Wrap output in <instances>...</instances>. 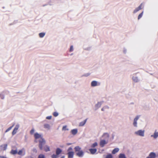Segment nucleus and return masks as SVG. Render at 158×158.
Instances as JSON below:
<instances>
[{
  "label": "nucleus",
  "mask_w": 158,
  "mask_h": 158,
  "mask_svg": "<svg viewBox=\"0 0 158 158\" xmlns=\"http://www.w3.org/2000/svg\"><path fill=\"white\" fill-rule=\"evenodd\" d=\"M34 136L35 139H39V147L40 150H42L43 149V145L45 144L46 143L45 140L43 138V136L41 134L37 133H35Z\"/></svg>",
  "instance_id": "obj_1"
},
{
  "label": "nucleus",
  "mask_w": 158,
  "mask_h": 158,
  "mask_svg": "<svg viewBox=\"0 0 158 158\" xmlns=\"http://www.w3.org/2000/svg\"><path fill=\"white\" fill-rule=\"evenodd\" d=\"M75 152L77 156L79 157H82L84 155V152L81 150V148L79 146H76L74 148Z\"/></svg>",
  "instance_id": "obj_2"
},
{
  "label": "nucleus",
  "mask_w": 158,
  "mask_h": 158,
  "mask_svg": "<svg viewBox=\"0 0 158 158\" xmlns=\"http://www.w3.org/2000/svg\"><path fill=\"white\" fill-rule=\"evenodd\" d=\"M73 149L71 147H70L68 149L67 153L68 155V158H73L74 154V152L72 151Z\"/></svg>",
  "instance_id": "obj_3"
},
{
  "label": "nucleus",
  "mask_w": 158,
  "mask_h": 158,
  "mask_svg": "<svg viewBox=\"0 0 158 158\" xmlns=\"http://www.w3.org/2000/svg\"><path fill=\"white\" fill-rule=\"evenodd\" d=\"M144 131L139 130L135 132V134L137 135L140 136H144Z\"/></svg>",
  "instance_id": "obj_4"
},
{
  "label": "nucleus",
  "mask_w": 158,
  "mask_h": 158,
  "mask_svg": "<svg viewBox=\"0 0 158 158\" xmlns=\"http://www.w3.org/2000/svg\"><path fill=\"white\" fill-rule=\"evenodd\" d=\"M19 127V126L18 125H17L15 127V128L12 132V134L13 135H15L17 132Z\"/></svg>",
  "instance_id": "obj_5"
},
{
  "label": "nucleus",
  "mask_w": 158,
  "mask_h": 158,
  "mask_svg": "<svg viewBox=\"0 0 158 158\" xmlns=\"http://www.w3.org/2000/svg\"><path fill=\"white\" fill-rule=\"evenodd\" d=\"M25 149L24 148H23L21 150H20L19 152H18V154L19 155H24L25 154Z\"/></svg>",
  "instance_id": "obj_6"
},
{
  "label": "nucleus",
  "mask_w": 158,
  "mask_h": 158,
  "mask_svg": "<svg viewBox=\"0 0 158 158\" xmlns=\"http://www.w3.org/2000/svg\"><path fill=\"white\" fill-rule=\"evenodd\" d=\"M107 143V142H106L105 140H102L100 141V145L101 147H103L105 144H106Z\"/></svg>",
  "instance_id": "obj_7"
},
{
  "label": "nucleus",
  "mask_w": 158,
  "mask_h": 158,
  "mask_svg": "<svg viewBox=\"0 0 158 158\" xmlns=\"http://www.w3.org/2000/svg\"><path fill=\"white\" fill-rule=\"evenodd\" d=\"M139 116H137L134 119L133 124L134 126L135 127L137 126V121L139 119Z\"/></svg>",
  "instance_id": "obj_8"
},
{
  "label": "nucleus",
  "mask_w": 158,
  "mask_h": 158,
  "mask_svg": "<svg viewBox=\"0 0 158 158\" xmlns=\"http://www.w3.org/2000/svg\"><path fill=\"white\" fill-rule=\"evenodd\" d=\"M142 4H141L138 7L136 8L134 11V13H135L137 12L138 11H139V10H141L142 9Z\"/></svg>",
  "instance_id": "obj_9"
},
{
  "label": "nucleus",
  "mask_w": 158,
  "mask_h": 158,
  "mask_svg": "<svg viewBox=\"0 0 158 158\" xmlns=\"http://www.w3.org/2000/svg\"><path fill=\"white\" fill-rule=\"evenodd\" d=\"M62 152V150L60 148H57L56 150V154L57 155H59Z\"/></svg>",
  "instance_id": "obj_10"
},
{
  "label": "nucleus",
  "mask_w": 158,
  "mask_h": 158,
  "mask_svg": "<svg viewBox=\"0 0 158 158\" xmlns=\"http://www.w3.org/2000/svg\"><path fill=\"white\" fill-rule=\"evenodd\" d=\"M151 137H153L155 139H156L158 137V132H157L156 131L153 135H152Z\"/></svg>",
  "instance_id": "obj_11"
},
{
  "label": "nucleus",
  "mask_w": 158,
  "mask_h": 158,
  "mask_svg": "<svg viewBox=\"0 0 158 158\" xmlns=\"http://www.w3.org/2000/svg\"><path fill=\"white\" fill-rule=\"evenodd\" d=\"M44 150L46 152H47L50 151V147L49 146L46 145L44 146Z\"/></svg>",
  "instance_id": "obj_12"
},
{
  "label": "nucleus",
  "mask_w": 158,
  "mask_h": 158,
  "mask_svg": "<svg viewBox=\"0 0 158 158\" xmlns=\"http://www.w3.org/2000/svg\"><path fill=\"white\" fill-rule=\"evenodd\" d=\"M97 149L96 148L95 149H89V151L90 152L91 154H94L96 152H97Z\"/></svg>",
  "instance_id": "obj_13"
},
{
  "label": "nucleus",
  "mask_w": 158,
  "mask_h": 158,
  "mask_svg": "<svg viewBox=\"0 0 158 158\" xmlns=\"http://www.w3.org/2000/svg\"><path fill=\"white\" fill-rule=\"evenodd\" d=\"M148 156L151 158H155L156 157V155L155 153L152 152L150 153Z\"/></svg>",
  "instance_id": "obj_14"
},
{
  "label": "nucleus",
  "mask_w": 158,
  "mask_h": 158,
  "mask_svg": "<svg viewBox=\"0 0 158 158\" xmlns=\"http://www.w3.org/2000/svg\"><path fill=\"white\" fill-rule=\"evenodd\" d=\"M71 132L72 134L75 135L77 133V129H73L71 130Z\"/></svg>",
  "instance_id": "obj_15"
},
{
  "label": "nucleus",
  "mask_w": 158,
  "mask_h": 158,
  "mask_svg": "<svg viewBox=\"0 0 158 158\" xmlns=\"http://www.w3.org/2000/svg\"><path fill=\"white\" fill-rule=\"evenodd\" d=\"M97 85V82L96 81H93L91 83V85L92 86H95Z\"/></svg>",
  "instance_id": "obj_16"
},
{
  "label": "nucleus",
  "mask_w": 158,
  "mask_h": 158,
  "mask_svg": "<svg viewBox=\"0 0 158 158\" xmlns=\"http://www.w3.org/2000/svg\"><path fill=\"white\" fill-rule=\"evenodd\" d=\"M119 150V149L118 148H114L113 150L112 153L113 154H115Z\"/></svg>",
  "instance_id": "obj_17"
},
{
  "label": "nucleus",
  "mask_w": 158,
  "mask_h": 158,
  "mask_svg": "<svg viewBox=\"0 0 158 158\" xmlns=\"http://www.w3.org/2000/svg\"><path fill=\"white\" fill-rule=\"evenodd\" d=\"M87 119H85V120H84L83 121L81 122L79 124V126H84L86 123V121Z\"/></svg>",
  "instance_id": "obj_18"
},
{
  "label": "nucleus",
  "mask_w": 158,
  "mask_h": 158,
  "mask_svg": "<svg viewBox=\"0 0 158 158\" xmlns=\"http://www.w3.org/2000/svg\"><path fill=\"white\" fill-rule=\"evenodd\" d=\"M44 127L48 130H49L50 129V126L49 124H46L44 125Z\"/></svg>",
  "instance_id": "obj_19"
},
{
  "label": "nucleus",
  "mask_w": 158,
  "mask_h": 158,
  "mask_svg": "<svg viewBox=\"0 0 158 158\" xmlns=\"http://www.w3.org/2000/svg\"><path fill=\"white\" fill-rule=\"evenodd\" d=\"M7 147V144H5L4 145H2L1 146V147H2V150H5L6 148Z\"/></svg>",
  "instance_id": "obj_20"
},
{
  "label": "nucleus",
  "mask_w": 158,
  "mask_h": 158,
  "mask_svg": "<svg viewBox=\"0 0 158 158\" xmlns=\"http://www.w3.org/2000/svg\"><path fill=\"white\" fill-rule=\"evenodd\" d=\"M17 153L18 152L16 150H12L10 151V153L13 155Z\"/></svg>",
  "instance_id": "obj_21"
},
{
  "label": "nucleus",
  "mask_w": 158,
  "mask_h": 158,
  "mask_svg": "<svg viewBox=\"0 0 158 158\" xmlns=\"http://www.w3.org/2000/svg\"><path fill=\"white\" fill-rule=\"evenodd\" d=\"M119 158H126V157L124 154L121 153L119 155Z\"/></svg>",
  "instance_id": "obj_22"
},
{
  "label": "nucleus",
  "mask_w": 158,
  "mask_h": 158,
  "mask_svg": "<svg viewBox=\"0 0 158 158\" xmlns=\"http://www.w3.org/2000/svg\"><path fill=\"white\" fill-rule=\"evenodd\" d=\"M132 79L133 81L135 82H137L138 81V79L137 77H133Z\"/></svg>",
  "instance_id": "obj_23"
},
{
  "label": "nucleus",
  "mask_w": 158,
  "mask_h": 158,
  "mask_svg": "<svg viewBox=\"0 0 158 158\" xmlns=\"http://www.w3.org/2000/svg\"><path fill=\"white\" fill-rule=\"evenodd\" d=\"M45 35V33H44L42 32V33H40L39 34V36L40 37V38L43 37H44V36Z\"/></svg>",
  "instance_id": "obj_24"
},
{
  "label": "nucleus",
  "mask_w": 158,
  "mask_h": 158,
  "mask_svg": "<svg viewBox=\"0 0 158 158\" xmlns=\"http://www.w3.org/2000/svg\"><path fill=\"white\" fill-rule=\"evenodd\" d=\"M14 125H13L12 126H11L9 127L7 129H6V130L5 131V132L6 133L8 131H9L14 126Z\"/></svg>",
  "instance_id": "obj_25"
},
{
  "label": "nucleus",
  "mask_w": 158,
  "mask_h": 158,
  "mask_svg": "<svg viewBox=\"0 0 158 158\" xmlns=\"http://www.w3.org/2000/svg\"><path fill=\"white\" fill-rule=\"evenodd\" d=\"M98 145L97 143V142H95L94 143H93L91 146V147L92 148H94L95 147L97 146Z\"/></svg>",
  "instance_id": "obj_26"
},
{
  "label": "nucleus",
  "mask_w": 158,
  "mask_h": 158,
  "mask_svg": "<svg viewBox=\"0 0 158 158\" xmlns=\"http://www.w3.org/2000/svg\"><path fill=\"white\" fill-rule=\"evenodd\" d=\"M113 156L111 154H109L106 155V158H112Z\"/></svg>",
  "instance_id": "obj_27"
},
{
  "label": "nucleus",
  "mask_w": 158,
  "mask_h": 158,
  "mask_svg": "<svg viewBox=\"0 0 158 158\" xmlns=\"http://www.w3.org/2000/svg\"><path fill=\"white\" fill-rule=\"evenodd\" d=\"M67 126H64L62 127V130L65 131V130H68V129L67 128Z\"/></svg>",
  "instance_id": "obj_28"
},
{
  "label": "nucleus",
  "mask_w": 158,
  "mask_h": 158,
  "mask_svg": "<svg viewBox=\"0 0 158 158\" xmlns=\"http://www.w3.org/2000/svg\"><path fill=\"white\" fill-rule=\"evenodd\" d=\"M38 158H45V156L43 154H41L39 155Z\"/></svg>",
  "instance_id": "obj_29"
},
{
  "label": "nucleus",
  "mask_w": 158,
  "mask_h": 158,
  "mask_svg": "<svg viewBox=\"0 0 158 158\" xmlns=\"http://www.w3.org/2000/svg\"><path fill=\"white\" fill-rule=\"evenodd\" d=\"M52 158H58V155L56 154H53L52 156Z\"/></svg>",
  "instance_id": "obj_30"
},
{
  "label": "nucleus",
  "mask_w": 158,
  "mask_h": 158,
  "mask_svg": "<svg viewBox=\"0 0 158 158\" xmlns=\"http://www.w3.org/2000/svg\"><path fill=\"white\" fill-rule=\"evenodd\" d=\"M102 105L101 102H98V103L96 105V106L97 107H100Z\"/></svg>",
  "instance_id": "obj_31"
},
{
  "label": "nucleus",
  "mask_w": 158,
  "mask_h": 158,
  "mask_svg": "<svg viewBox=\"0 0 158 158\" xmlns=\"http://www.w3.org/2000/svg\"><path fill=\"white\" fill-rule=\"evenodd\" d=\"M143 14V12L140 13L138 16V19H139L142 17Z\"/></svg>",
  "instance_id": "obj_32"
},
{
  "label": "nucleus",
  "mask_w": 158,
  "mask_h": 158,
  "mask_svg": "<svg viewBox=\"0 0 158 158\" xmlns=\"http://www.w3.org/2000/svg\"><path fill=\"white\" fill-rule=\"evenodd\" d=\"M53 114L54 116L56 117L58 115V114L57 112H55L53 113Z\"/></svg>",
  "instance_id": "obj_33"
},
{
  "label": "nucleus",
  "mask_w": 158,
  "mask_h": 158,
  "mask_svg": "<svg viewBox=\"0 0 158 158\" xmlns=\"http://www.w3.org/2000/svg\"><path fill=\"white\" fill-rule=\"evenodd\" d=\"M34 132V129H32L30 131V133L31 134H33Z\"/></svg>",
  "instance_id": "obj_34"
},
{
  "label": "nucleus",
  "mask_w": 158,
  "mask_h": 158,
  "mask_svg": "<svg viewBox=\"0 0 158 158\" xmlns=\"http://www.w3.org/2000/svg\"><path fill=\"white\" fill-rule=\"evenodd\" d=\"M73 46H71L70 47L69 51H70V52H71L73 51Z\"/></svg>",
  "instance_id": "obj_35"
},
{
  "label": "nucleus",
  "mask_w": 158,
  "mask_h": 158,
  "mask_svg": "<svg viewBox=\"0 0 158 158\" xmlns=\"http://www.w3.org/2000/svg\"><path fill=\"white\" fill-rule=\"evenodd\" d=\"M52 117L51 116H48L46 117V119H50Z\"/></svg>",
  "instance_id": "obj_36"
},
{
  "label": "nucleus",
  "mask_w": 158,
  "mask_h": 158,
  "mask_svg": "<svg viewBox=\"0 0 158 158\" xmlns=\"http://www.w3.org/2000/svg\"><path fill=\"white\" fill-rule=\"evenodd\" d=\"M0 96L1 98L2 99H3L4 98V96H3V95H2V94H1L0 95Z\"/></svg>",
  "instance_id": "obj_37"
},
{
  "label": "nucleus",
  "mask_w": 158,
  "mask_h": 158,
  "mask_svg": "<svg viewBox=\"0 0 158 158\" xmlns=\"http://www.w3.org/2000/svg\"><path fill=\"white\" fill-rule=\"evenodd\" d=\"M104 135H107V136H108V137H109V134L107 133H105L104 134Z\"/></svg>",
  "instance_id": "obj_38"
},
{
  "label": "nucleus",
  "mask_w": 158,
  "mask_h": 158,
  "mask_svg": "<svg viewBox=\"0 0 158 158\" xmlns=\"http://www.w3.org/2000/svg\"><path fill=\"white\" fill-rule=\"evenodd\" d=\"M106 108V107H103V108H102V110H102V111H104V108Z\"/></svg>",
  "instance_id": "obj_39"
},
{
  "label": "nucleus",
  "mask_w": 158,
  "mask_h": 158,
  "mask_svg": "<svg viewBox=\"0 0 158 158\" xmlns=\"http://www.w3.org/2000/svg\"><path fill=\"white\" fill-rule=\"evenodd\" d=\"M64 156H61L60 158H64Z\"/></svg>",
  "instance_id": "obj_40"
},
{
  "label": "nucleus",
  "mask_w": 158,
  "mask_h": 158,
  "mask_svg": "<svg viewBox=\"0 0 158 158\" xmlns=\"http://www.w3.org/2000/svg\"><path fill=\"white\" fill-rule=\"evenodd\" d=\"M4 156H0V158H2V157H3Z\"/></svg>",
  "instance_id": "obj_41"
},
{
  "label": "nucleus",
  "mask_w": 158,
  "mask_h": 158,
  "mask_svg": "<svg viewBox=\"0 0 158 158\" xmlns=\"http://www.w3.org/2000/svg\"><path fill=\"white\" fill-rule=\"evenodd\" d=\"M146 158H151L149 156H148V157H147Z\"/></svg>",
  "instance_id": "obj_42"
},
{
  "label": "nucleus",
  "mask_w": 158,
  "mask_h": 158,
  "mask_svg": "<svg viewBox=\"0 0 158 158\" xmlns=\"http://www.w3.org/2000/svg\"><path fill=\"white\" fill-rule=\"evenodd\" d=\"M2 158H7L6 157H5L4 156L3 157H2Z\"/></svg>",
  "instance_id": "obj_43"
}]
</instances>
